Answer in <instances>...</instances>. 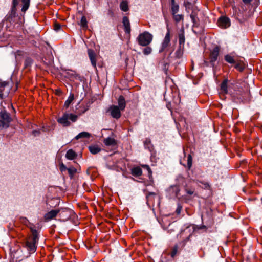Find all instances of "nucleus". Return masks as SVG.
<instances>
[{"instance_id":"nucleus-1","label":"nucleus","mask_w":262,"mask_h":262,"mask_svg":"<svg viewBox=\"0 0 262 262\" xmlns=\"http://www.w3.org/2000/svg\"><path fill=\"white\" fill-rule=\"evenodd\" d=\"M229 94L234 100H237L239 102L248 103L251 100L250 92L248 90L243 91L242 88L238 87L237 85V88L234 90V91L230 88Z\"/></svg>"},{"instance_id":"nucleus-2","label":"nucleus","mask_w":262,"mask_h":262,"mask_svg":"<svg viewBox=\"0 0 262 262\" xmlns=\"http://www.w3.org/2000/svg\"><path fill=\"white\" fill-rule=\"evenodd\" d=\"M30 228L32 234L27 238L25 246L30 252L34 253L36 250L39 235L37 231L34 227H31Z\"/></svg>"},{"instance_id":"nucleus-3","label":"nucleus","mask_w":262,"mask_h":262,"mask_svg":"<svg viewBox=\"0 0 262 262\" xmlns=\"http://www.w3.org/2000/svg\"><path fill=\"white\" fill-rule=\"evenodd\" d=\"M174 50V46L170 42V29L167 28V32L162 43L160 52H164L170 55Z\"/></svg>"},{"instance_id":"nucleus-4","label":"nucleus","mask_w":262,"mask_h":262,"mask_svg":"<svg viewBox=\"0 0 262 262\" xmlns=\"http://www.w3.org/2000/svg\"><path fill=\"white\" fill-rule=\"evenodd\" d=\"M13 86V82L11 80L3 81L0 79V99H5L9 96L10 92Z\"/></svg>"},{"instance_id":"nucleus-5","label":"nucleus","mask_w":262,"mask_h":262,"mask_svg":"<svg viewBox=\"0 0 262 262\" xmlns=\"http://www.w3.org/2000/svg\"><path fill=\"white\" fill-rule=\"evenodd\" d=\"M2 105V102L1 105ZM0 129L6 128L9 126L11 118L4 107L0 106Z\"/></svg>"},{"instance_id":"nucleus-6","label":"nucleus","mask_w":262,"mask_h":262,"mask_svg":"<svg viewBox=\"0 0 262 262\" xmlns=\"http://www.w3.org/2000/svg\"><path fill=\"white\" fill-rule=\"evenodd\" d=\"M152 40V35L148 32H144L139 35L137 41L139 45L141 46H147Z\"/></svg>"},{"instance_id":"nucleus-7","label":"nucleus","mask_w":262,"mask_h":262,"mask_svg":"<svg viewBox=\"0 0 262 262\" xmlns=\"http://www.w3.org/2000/svg\"><path fill=\"white\" fill-rule=\"evenodd\" d=\"M69 212V210L67 208H62L60 209L52 210L51 211L47 212L44 216L45 220L46 221H49L56 216L59 213L60 216H64V213L67 214Z\"/></svg>"},{"instance_id":"nucleus-8","label":"nucleus","mask_w":262,"mask_h":262,"mask_svg":"<svg viewBox=\"0 0 262 262\" xmlns=\"http://www.w3.org/2000/svg\"><path fill=\"white\" fill-rule=\"evenodd\" d=\"M231 89L233 91L237 88V85L233 83H230L228 85V79H224L221 84V92L222 94L225 95L229 94V89Z\"/></svg>"},{"instance_id":"nucleus-9","label":"nucleus","mask_w":262,"mask_h":262,"mask_svg":"<svg viewBox=\"0 0 262 262\" xmlns=\"http://www.w3.org/2000/svg\"><path fill=\"white\" fill-rule=\"evenodd\" d=\"M66 76L69 78L71 80H77L79 81H82L83 80V77L80 75L75 71L67 69L64 70Z\"/></svg>"},{"instance_id":"nucleus-10","label":"nucleus","mask_w":262,"mask_h":262,"mask_svg":"<svg viewBox=\"0 0 262 262\" xmlns=\"http://www.w3.org/2000/svg\"><path fill=\"white\" fill-rule=\"evenodd\" d=\"M220 47L216 46L213 49L210 51L209 55V61L212 66H214V63L216 61L219 53L220 51Z\"/></svg>"},{"instance_id":"nucleus-11","label":"nucleus","mask_w":262,"mask_h":262,"mask_svg":"<svg viewBox=\"0 0 262 262\" xmlns=\"http://www.w3.org/2000/svg\"><path fill=\"white\" fill-rule=\"evenodd\" d=\"M18 5V0H12V7L10 13L7 17V20L11 22L13 18L15 17L17 10V6Z\"/></svg>"},{"instance_id":"nucleus-12","label":"nucleus","mask_w":262,"mask_h":262,"mask_svg":"<svg viewBox=\"0 0 262 262\" xmlns=\"http://www.w3.org/2000/svg\"><path fill=\"white\" fill-rule=\"evenodd\" d=\"M121 109L119 108L118 106L112 105L109 108L108 111L110 112L111 116L118 119L121 117Z\"/></svg>"},{"instance_id":"nucleus-13","label":"nucleus","mask_w":262,"mask_h":262,"mask_svg":"<svg viewBox=\"0 0 262 262\" xmlns=\"http://www.w3.org/2000/svg\"><path fill=\"white\" fill-rule=\"evenodd\" d=\"M217 23L219 26L222 28H227L230 26V19L227 17H220Z\"/></svg>"},{"instance_id":"nucleus-14","label":"nucleus","mask_w":262,"mask_h":262,"mask_svg":"<svg viewBox=\"0 0 262 262\" xmlns=\"http://www.w3.org/2000/svg\"><path fill=\"white\" fill-rule=\"evenodd\" d=\"M69 115L68 113H65L63 116L57 119V122L63 125L64 126H68L70 125V122L69 121Z\"/></svg>"},{"instance_id":"nucleus-15","label":"nucleus","mask_w":262,"mask_h":262,"mask_svg":"<svg viewBox=\"0 0 262 262\" xmlns=\"http://www.w3.org/2000/svg\"><path fill=\"white\" fill-rule=\"evenodd\" d=\"M88 54L91 60V64L94 68H96V55L92 49H88Z\"/></svg>"},{"instance_id":"nucleus-16","label":"nucleus","mask_w":262,"mask_h":262,"mask_svg":"<svg viewBox=\"0 0 262 262\" xmlns=\"http://www.w3.org/2000/svg\"><path fill=\"white\" fill-rule=\"evenodd\" d=\"M178 38H179V47L180 48H184L185 41V38L184 30L183 28L180 30V32L179 33V35H178Z\"/></svg>"},{"instance_id":"nucleus-17","label":"nucleus","mask_w":262,"mask_h":262,"mask_svg":"<svg viewBox=\"0 0 262 262\" xmlns=\"http://www.w3.org/2000/svg\"><path fill=\"white\" fill-rule=\"evenodd\" d=\"M122 23L124 28L125 32L127 34H130L131 31L130 22L127 16H124L123 17Z\"/></svg>"},{"instance_id":"nucleus-18","label":"nucleus","mask_w":262,"mask_h":262,"mask_svg":"<svg viewBox=\"0 0 262 262\" xmlns=\"http://www.w3.org/2000/svg\"><path fill=\"white\" fill-rule=\"evenodd\" d=\"M103 143L105 146L112 147L116 146L117 144V141L112 137L105 138Z\"/></svg>"},{"instance_id":"nucleus-19","label":"nucleus","mask_w":262,"mask_h":262,"mask_svg":"<svg viewBox=\"0 0 262 262\" xmlns=\"http://www.w3.org/2000/svg\"><path fill=\"white\" fill-rule=\"evenodd\" d=\"M31 0H20L21 9V11L25 13L30 7Z\"/></svg>"},{"instance_id":"nucleus-20","label":"nucleus","mask_w":262,"mask_h":262,"mask_svg":"<svg viewBox=\"0 0 262 262\" xmlns=\"http://www.w3.org/2000/svg\"><path fill=\"white\" fill-rule=\"evenodd\" d=\"M89 150L92 154L95 155L100 152L101 148L98 145L93 144L89 146Z\"/></svg>"},{"instance_id":"nucleus-21","label":"nucleus","mask_w":262,"mask_h":262,"mask_svg":"<svg viewBox=\"0 0 262 262\" xmlns=\"http://www.w3.org/2000/svg\"><path fill=\"white\" fill-rule=\"evenodd\" d=\"M118 107L121 110L123 111L126 107V102L123 96H120L118 99Z\"/></svg>"},{"instance_id":"nucleus-22","label":"nucleus","mask_w":262,"mask_h":262,"mask_svg":"<svg viewBox=\"0 0 262 262\" xmlns=\"http://www.w3.org/2000/svg\"><path fill=\"white\" fill-rule=\"evenodd\" d=\"M132 174L135 177H139L142 174V169L139 167H136L132 169Z\"/></svg>"},{"instance_id":"nucleus-23","label":"nucleus","mask_w":262,"mask_h":262,"mask_svg":"<svg viewBox=\"0 0 262 262\" xmlns=\"http://www.w3.org/2000/svg\"><path fill=\"white\" fill-rule=\"evenodd\" d=\"M77 156V154H76V152L73 150L72 149H69L67 151V153H66V157L69 159V160H73L74 159H75Z\"/></svg>"},{"instance_id":"nucleus-24","label":"nucleus","mask_w":262,"mask_h":262,"mask_svg":"<svg viewBox=\"0 0 262 262\" xmlns=\"http://www.w3.org/2000/svg\"><path fill=\"white\" fill-rule=\"evenodd\" d=\"M67 171L71 179L74 178V175L77 172V169L73 166H69L68 167Z\"/></svg>"},{"instance_id":"nucleus-25","label":"nucleus","mask_w":262,"mask_h":262,"mask_svg":"<svg viewBox=\"0 0 262 262\" xmlns=\"http://www.w3.org/2000/svg\"><path fill=\"white\" fill-rule=\"evenodd\" d=\"M192 21L193 23V27H198L199 25V19L195 13L192 12L190 15Z\"/></svg>"},{"instance_id":"nucleus-26","label":"nucleus","mask_w":262,"mask_h":262,"mask_svg":"<svg viewBox=\"0 0 262 262\" xmlns=\"http://www.w3.org/2000/svg\"><path fill=\"white\" fill-rule=\"evenodd\" d=\"M195 2V0H192V2H189L188 0H185L184 4L187 11L192 9L193 6Z\"/></svg>"},{"instance_id":"nucleus-27","label":"nucleus","mask_w":262,"mask_h":262,"mask_svg":"<svg viewBox=\"0 0 262 262\" xmlns=\"http://www.w3.org/2000/svg\"><path fill=\"white\" fill-rule=\"evenodd\" d=\"M91 136V134L88 132H82L78 134L75 138L78 140L80 138H89Z\"/></svg>"},{"instance_id":"nucleus-28","label":"nucleus","mask_w":262,"mask_h":262,"mask_svg":"<svg viewBox=\"0 0 262 262\" xmlns=\"http://www.w3.org/2000/svg\"><path fill=\"white\" fill-rule=\"evenodd\" d=\"M120 9L126 12L128 10V2L126 1H122L120 4Z\"/></svg>"},{"instance_id":"nucleus-29","label":"nucleus","mask_w":262,"mask_h":262,"mask_svg":"<svg viewBox=\"0 0 262 262\" xmlns=\"http://www.w3.org/2000/svg\"><path fill=\"white\" fill-rule=\"evenodd\" d=\"M224 58L225 61L229 63L233 64L236 63V60L234 57L230 54L226 55Z\"/></svg>"},{"instance_id":"nucleus-30","label":"nucleus","mask_w":262,"mask_h":262,"mask_svg":"<svg viewBox=\"0 0 262 262\" xmlns=\"http://www.w3.org/2000/svg\"><path fill=\"white\" fill-rule=\"evenodd\" d=\"M74 99V95L73 94L71 93L69 97H68V99L64 103V106H66L67 108H68L70 104L72 103V102L73 101Z\"/></svg>"},{"instance_id":"nucleus-31","label":"nucleus","mask_w":262,"mask_h":262,"mask_svg":"<svg viewBox=\"0 0 262 262\" xmlns=\"http://www.w3.org/2000/svg\"><path fill=\"white\" fill-rule=\"evenodd\" d=\"M197 184L199 186H201V184L203 185L202 187L205 189H209L210 188V186L209 184L207 182H204L202 181H198Z\"/></svg>"},{"instance_id":"nucleus-32","label":"nucleus","mask_w":262,"mask_h":262,"mask_svg":"<svg viewBox=\"0 0 262 262\" xmlns=\"http://www.w3.org/2000/svg\"><path fill=\"white\" fill-rule=\"evenodd\" d=\"M235 68L239 72H242L245 69V66L242 62H238L235 63Z\"/></svg>"},{"instance_id":"nucleus-33","label":"nucleus","mask_w":262,"mask_h":262,"mask_svg":"<svg viewBox=\"0 0 262 262\" xmlns=\"http://www.w3.org/2000/svg\"><path fill=\"white\" fill-rule=\"evenodd\" d=\"M178 246L177 245H174L171 249V251L170 252V256L172 258H174L178 251Z\"/></svg>"},{"instance_id":"nucleus-34","label":"nucleus","mask_w":262,"mask_h":262,"mask_svg":"<svg viewBox=\"0 0 262 262\" xmlns=\"http://www.w3.org/2000/svg\"><path fill=\"white\" fill-rule=\"evenodd\" d=\"M80 25L83 29L88 28V23L86 20V18L84 16H83L81 17L80 21Z\"/></svg>"},{"instance_id":"nucleus-35","label":"nucleus","mask_w":262,"mask_h":262,"mask_svg":"<svg viewBox=\"0 0 262 262\" xmlns=\"http://www.w3.org/2000/svg\"><path fill=\"white\" fill-rule=\"evenodd\" d=\"M33 63V60L30 58H27L24 62V68L27 69L31 67Z\"/></svg>"},{"instance_id":"nucleus-36","label":"nucleus","mask_w":262,"mask_h":262,"mask_svg":"<svg viewBox=\"0 0 262 262\" xmlns=\"http://www.w3.org/2000/svg\"><path fill=\"white\" fill-rule=\"evenodd\" d=\"M174 20L177 22H180L181 20H183L184 16L182 14H172Z\"/></svg>"},{"instance_id":"nucleus-37","label":"nucleus","mask_w":262,"mask_h":262,"mask_svg":"<svg viewBox=\"0 0 262 262\" xmlns=\"http://www.w3.org/2000/svg\"><path fill=\"white\" fill-rule=\"evenodd\" d=\"M169 191L174 192L175 193V195L177 196L180 191V189L178 186L175 185L171 186V187L169 189Z\"/></svg>"},{"instance_id":"nucleus-38","label":"nucleus","mask_w":262,"mask_h":262,"mask_svg":"<svg viewBox=\"0 0 262 262\" xmlns=\"http://www.w3.org/2000/svg\"><path fill=\"white\" fill-rule=\"evenodd\" d=\"M179 6L178 4L171 6V10L172 14H177V13L179 11Z\"/></svg>"},{"instance_id":"nucleus-39","label":"nucleus","mask_w":262,"mask_h":262,"mask_svg":"<svg viewBox=\"0 0 262 262\" xmlns=\"http://www.w3.org/2000/svg\"><path fill=\"white\" fill-rule=\"evenodd\" d=\"M192 165V157L191 155H188L187 157V167L188 169H190Z\"/></svg>"},{"instance_id":"nucleus-40","label":"nucleus","mask_w":262,"mask_h":262,"mask_svg":"<svg viewBox=\"0 0 262 262\" xmlns=\"http://www.w3.org/2000/svg\"><path fill=\"white\" fill-rule=\"evenodd\" d=\"M152 49L150 47H146L143 50V53L145 55H148L151 53Z\"/></svg>"},{"instance_id":"nucleus-41","label":"nucleus","mask_w":262,"mask_h":262,"mask_svg":"<svg viewBox=\"0 0 262 262\" xmlns=\"http://www.w3.org/2000/svg\"><path fill=\"white\" fill-rule=\"evenodd\" d=\"M183 49H184V48H180L179 47V49L177 50V51L176 52V56L178 58H180L182 56Z\"/></svg>"},{"instance_id":"nucleus-42","label":"nucleus","mask_w":262,"mask_h":262,"mask_svg":"<svg viewBox=\"0 0 262 262\" xmlns=\"http://www.w3.org/2000/svg\"><path fill=\"white\" fill-rule=\"evenodd\" d=\"M144 146L146 148H148L150 150L151 141L149 139H146L144 142Z\"/></svg>"},{"instance_id":"nucleus-43","label":"nucleus","mask_w":262,"mask_h":262,"mask_svg":"<svg viewBox=\"0 0 262 262\" xmlns=\"http://www.w3.org/2000/svg\"><path fill=\"white\" fill-rule=\"evenodd\" d=\"M69 119L71 120L72 122H75L77 119V116L73 114H69Z\"/></svg>"},{"instance_id":"nucleus-44","label":"nucleus","mask_w":262,"mask_h":262,"mask_svg":"<svg viewBox=\"0 0 262 262\" xmlns=\"http://www.w3.org/2000/svg\"><path fill=\"white\" fill-rule=\"evenodd\" d=\"M67 169L68 167H67L63 163H61L59 164V169L61 172H63L65 171L66 170H67Z\"/></svg>"},{"instance_id":"nucleus-45","label":"nucleus","mask_w":262,"mask_h":262,"mask_svg":"<svg viewBox=\"0 0 262 262\" xmlns=\"http://www.w3.org/2000/svg\"><path fill=\"white\" fill-rule=\"evenodd\" d=\"M61 28V25L57 23H55L54 24V29L55 31H59Z\"/></svg>"},{"instance_id":"nucleus-46","label":"nucleus","mask_w":262,"mask_h":262,"mask_svg":"<svg viewBox=\"0 0 262 262\" xmlns=\"http://www.w3.org/2000/svg\"><path fill=\"white\" fill-rule=\"evenodd\" d=\"M186 191L187 193L188 194H190V195H192V194H193L194 193V191L193 190H192V189H187L186 190Z\"/></svg>"},{"instance_id":"nucleus-47","label":"nucleus","mask_w":262,"mask_h":262,"mask_svg":"<svg viewBox=\"0 0 262 262\" xmlns=\"http://www.w3.org/2000/svg\"><path fill=\"white\" fill-rule=\"evenodd\" d=\"M242 1L245 5H249L251 3L252 0H242Z\"/></svg>"},{"instance_id":"nucleus-48","label":"nucleus","mask_w":262,"mask_h":262,"mask_svg":"<svg viewBox=\"0 0 262 262\" xmlns=\"http://www.w3.org/2000/svg\"><path fill=\"white\" fill-rule=\"evenodd\" d=\"M156 195V193H154V192H148V193L146 194V198H147V199H148L150 195Z\"/></svg>"},{"instance_id":"nucleus-49","label":"nucleus","mask_w":262,"mask_h":262,"mask_svg":"<svg viewBox=\"0 0 262 262\" xmlns=\"http://www.w3.org/2000/svg\"><path fill=\"white\" fill-rule=\"evenodd\" d=\"M181 210V207H178L176 210V212L177 214H180Z\"/></svg>"},{"instance_id":"nucleus-50","label":"nucleus","mask_w":262,"mask_h":262,"mask_svg":"<svg viewBox=\"0 0 262 262\" xmlns=\"http://www.w3.org/2000/svg\"><path fill=\"white\" fill-rule=\"evenodd\" d=\"M198 229H206L207 228H206V226H205V225H202V226H200L199 227H198Z\"/></svg>"},{"instance_id":"nucleus-51","label":"nucleus","mask_w":262,"mask_h":262,"mask_svg":"<svg viewBox=\"0 0 262 262\" xmlns=\"http://www.w3.org/2000/svg\"><path fill=\"white\" fill-rule=\"evenodd\" d=\"M177 4L175 2V0H171V6L177 5Z\"/></svg>"},{"instance_id":"nucleus-52","label":"nucleus","mask_w":262,"mask_h":262,"mask_svg":"<svg viewBox=\"0 0 262 262\" xmlns=\"http://www.w3.org/2000/svg\"><path fill=\"white\" fill-rule=\"evenodd\" d=\"M145 167L147 168V169L148 170L149 173L151 172V170L150 167L148 165H145Z\"/></svg>"},{"instance_id":"nucleus-53","label":"nucleus","mask_w":262,"mask_h":262,"mask_svg":"<svg viewBox=\"0 0 262 262\" xmlns=\"http://www.w3.org/2000/svg\"><path fill=\"white\" fill-rule=\"evenodd\" d=\"M22 222L25 223V222H28V221L26 217H23L22 218Z\"/></svg>"},{"instance_id":"nucleus-54","label":"nucleus","mask_w":262,"mask_h":262,"mask_svg":"<svg viewBox=\"0 0 262 262\" xmlns=\"http://www.w3.org/2000/svg\"><path fill=\"white\" fill-rule=\"evenodd\" d=\"M11 106L12 108L13 109H14V108H13V105H11Z\"/></svg>"}]
</instances>
